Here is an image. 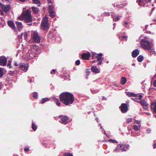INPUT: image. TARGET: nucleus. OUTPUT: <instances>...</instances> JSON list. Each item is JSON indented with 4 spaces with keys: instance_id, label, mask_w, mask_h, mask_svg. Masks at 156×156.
Returning a JSON list of instances; mask_svg holds the SVG:
<instances>
[{
    "instance_id": "nucleus-7",
    "label": "nucleus",
    "mask_w": 156,
    "mask_h": 156,
    "mask_svg": "<svg viewBox=\"0 0 156 156\" xmlns=\"http://www.w3.org/2000/svg\"><path fill=\"white\" fill-rule=\"evenodd\" d=\"M128 106L126 104L122 103L119 107L122 112L123 113H126L128 110Z\"/></svg>"
},
{
    "instance_id": "nucleus-27",
    "label": "nucleus",
    "mask_w": 156,
    "mask_h": 156,
    "mask_svg": "<svg viewBox=\"0 0 156 156\" xmlns=\"http://www.w3.org/2000/svg\"><path fill=\"white\" fill-rule=\"evenodd\" d=\"M127 95L129 97H134L135 94L134 93H131L130 92H125Z\"/></svg>"
},
{
    "instance_id": "nucleus-11",
    "label": "nucleus",
    "mask_w": 156,
    "mask_h": 156,
    "mask_svg": "<svg viewBox=\"0 0 156 156\" xmlns=\"http://www.w3.org/2000/svg\"><path fill=\"white\" fill-rule=\"evenodd\" d=\"M138 102L140 103L143 107L144 108L147 109L148 108V104L144 101L139 100Z\"/></svg>"
},
{
    "instance_id": "nucleus-19",
    "label": "nucleus",
    "mask_w": 156,
    "mask_h": 156,
    "mask_svg": "<svg viewBox=\"0 0 156 156\" xmlns=\"http://www.w3.org/2000/svg\"><path fill=\"white\" fill-rule=\"evenodd\" d=\"M8 25L12 29H16L15 25L14 22L12 21H8Z\"/></svg>"
},
{
    "instance_id": "nucleus-41",
    "label": "nucleus",
    "mask_w": 156,
    "mask_h": 156,
    "mask_svg": "<svg viewBox=\"0 0 156 156\" xmlns=\"http://www.w3.org/2000/svg\"><path fill=\"white\" fill-rule=\"evenodd\" d=\"M75 63L76 66L79 65L80 63V60H76V61Z\"/></svg>"
},
{
    "instance_id": "nucleus-46",
    "label": "nucleus",
    "mask_w": 156,
    "mask_h": 156,
    "mask_svg": "<svg viewBox=\"0 0 156 156\" xmlns=\"http://www.w3.org/2000/svg\"><path fill=\"white\" fill-rule=\"evenodd\" d=\"M33 3L36 4H38L39 2L38 0H33Z\"/></svg>"
},
{
    "instance_id": "nucleus-51",
    "label": "nucleus",
    "mask_w": 156,
    "mask_h": 156,
    "mask_svg": "<svg viewBox=\"0 0 156 156\" xmlns=\"http://www.w3.org/2000/svg\"><path fill=\"white\" fill-rule=\"evenodd\" d=\"M29 150V148H26L24 149V150L25 151H28Z\"/></svg>"
},
{
    "instance_id": "nucleus-56",
    "label": "nucleus",
    "mask_w": 156,
    "mask_h": 156,
    "mask_svg": "<svg viewBox=\"0 0 156 156\" xmlns=\"http://www.w3.org/2000/svg\"><path fill=\"white\" fill-rule=\"evenodd\" d=\"M55 70L53 69L52 70V72H51V74H52L53 73L52 72H53V73H54L55 72Z\"/></svg>"
},
{
    "instance_id": "nucleus-58",
    "label": "nucleus",
    "mask_w": 156,
    "mask_h": 156,
    "mask_svg": "<svg viewBox=\"0 0 156 156\" xmlns=\"http://www.w3.org/2000/svg\"><path fill=\"white\" fill-rule=\"evenodd\" d=\"M156 75H154L153 77L152 78V79L154 80V78H156Z\"/></svg>"
},
{
    "instance_id": "nucleus-50",
    "label": "nucleus",
    "mask_w": 156,
    "mask_h": 156,
    "mask_svg": "<svg viewBox=\"0 0 156 156\" xmlns=\"http://www.w3.org/2000/svg\"><path fill=\"white\" fill-rule=\"evenodd\" d=\"M98 91L97 90H92L91 92L92 93L94 94L96 92H97Z\"/></svg>"
},
{
    "instance_id": "nucleus-54",
    "label": "nucleus",
    "mask_w": 156,
    "mask_h": 156,
    "mask_svg": "<svg viewBox=\"0 0 156 156\" xmlns=\"http://www.w3.org/2000/svg\"><path fill=\"white\" fill-rule=\"evenodd\" d=\"M153 148L155 149L156 148V143H155L153 145Z\"/></svg>"
},
{
    "instance_id": "nucleus-49",
    "label": "nucleus",
    "mask_w": 156,
    "mask_h": 156,
    "mask_svg": "<svg viewBox=\"0 0 156 156\" xmlns=\"http://www.w3.org/2000/svg\"><path fill=\"white\" fill-rule=\"evenodd\" d=\"M140 121L138 120H136L134 122V123L139 124L140 123Z\"/></svg>"
},
{
    "instance_id": "nucleus-6",
    "label": "nucleus",
    "mask_w": 156,
    "mask_h": 156,
    "mask_svg": "<svg viewBox=\"0 0 156 156\" xmlns=\"http://www.w3.org/2000/svg\"><path fill=\"white\" fill-rule=\"evenodd\" d=\"M59 118H61V120L59 121L60 122L65 125L68 123L69 119L67 116L60 115Z\"/></svg>"
},
{
    "instance_id": "nucleus-20",
    "label": "nucleus",
    "mask_w": 156,
    "mask_h": 156,
    "mask_svg": "<svg viewBox=\"0 0 156 156\" xmlns=\"http://www.w3.org/2000/svg\"><path fill=\"white\" fill-rule=\"evenodd\" d=\"M17 27L19 31L21 30L23 28V26L21 22L16 21V22Z\"/></svg>"
},
{
    "instance_id": "nucleus-64",
    "label": "nucleus",
    "mask_w": 156,
    "mask_h": 156,
    "mask_svg": "<svg viewBox=\"0 0 156 156\" xmlns=\"http://www.w3.org/2000/svg\"><path fill=\"white\" fill-rule=\"evenodd\" d=\"M153 21L156 22V19H154L153 20Z\"/></svg>"
},
{
    "instance_id": "nucleus-61",
    "label": "nucleus",
    "mask_w": 156,
    "mask_h": 156,
    "mask_svg": "<svg viewBox=\"0 0 156 156\" xmlns=\"http://www.w3.org/2000/svg\"><path fill=\"white\" fill-rule=\"evenodd\" d=\"M146 114L147 115H149L150 114L148 112H147Z\"/></svg>"
},
{
    "instance_id": "nucleus-35",
    "label": "nucleus",
    "mask_w": 156,
    "mask_h": 156,
    "mask_svg": "<svg viewBox=\"0 0 156 156\" xmlns=\"http://www.w3.org/2000/svg\"><path fill=\"white\" fill-rule=\"evenodd\" d=\"M32 128L33 129V130L35 131L37 128V126L33 122L32 124Z\"/></svg>"
},
{
    "instance_id": "nucleus-63",
    "label": "nucleus",
    "mask_w": 156,
    "mask_h": 156,
    "mask_svg": "<svg viewBox=\"0 0 156 156\" xmlns=\"http://www.w3.org/2000/svg\"><path fill=\"white\" fill-rule=\"evenodd\" d=\"M135 64L134 63H133L132 64V66H135Z\"/></svg>"
},
{
    "instance_id": "nucleus-21",
    "label": "nucleus",
    "mask_w": 156,
    "mask_h": 156,
    "mask_svg": "<svg viewBox=\"0 0 156 156\" xmlns=\"http://www.w3.org/2000/svg\"><path fill=\"white\" fill-rule=\"evenodd\" d=\"M111 14L113 18V20L115 21H118L120 19L119 16H116L114 14V13L113 12H112Z\"/></svg>"
},
{
    "instance_id": "nucleus-40",
    "label": "nucleus",
    "mask_w": 156,
    "mask_h": 156,
    "mask_svg": "<svg viewBox=\"0 0 156 156\" xmlns=\"http://www.w3.org/2000/svg\"><path fill=\"white\" fill-rule=\"evenodd\" d=\"M110 13L108 12H105L103 14L104 16H110Z\"/></svg>"
},
{
    "instance_id": "nucleus-53",
    "label": "nucleus",
    "mask_w": 156,
    "mask_h": 156,
    "mask_svg": "<svg viewBox=\"0 0 156 156\" xmlns=\"http://www.w3.org/2000/svg\"><path fill=\"white\" fill-rule=\"evenodd\" d=\"M154 86L156 87V80L154 82Z\"/></svg>"
},
{
    "instance_id": "nucleus-9",
    "label": "nucleus",
    "mask_w": 156,
    "mask_h": 156,
    "mask_svg": "<svg viewBox=\"0 0 156 156\" xmlns=\"http://www.w3.org/2000/svg\"><path fill=\"white\" fill-rule=\"evenodd\" d=\"M7 59L5 57L1 56L0 57V65L5 66L7 63Z\"/></svg>"
},
{
    "instance_id": "nucleus-29",
    "label": "nucleus",
    "mask_w": 156,
    "mask_h": 156,
    "mask_svg": "<svg viewBox=\"0 0 156 156\" xmlns=\"http://www.w3.org/2000/svg\"><path fill=\"white\" fill-rule=\"evenodd\" d=\"M134 97H136L138 99L137 100H140L142 99V96L141 94H135V96Z\"/></svg>"
},
{
    "instance_id": "nucleus-60",
    "label": "nucleus",
    "mask_w": 156,
    "mask_h": 156,
    "mask_svg": "<svg viewBox=\"0 0 156 156\" xmlns=\"http://www.w3.org/2000/svg\"><path fill=\"white\" fill-rule=\"evenodd\" d=\"M20 1H21V2H24L26 0H19Z\"/></svg>"
},
{
    "instance_id": "nucleus-2",
    "label": "nucleus",
    "mask_w": 156,
    "mask_h": 156,
    "mask_svg": "<svg viewBox=\"0 0 156 156\" xmlns=\"http://www.w3.org/2000/svg\"><path fill=\"white\" fill-rule=\"evenodd\" d=\"M31 11L27 9L22 14V16L24 19L25 22L30 26L32 24V19L31 16Z\"/></svg>"
},
{
    "instance_id": "nucleus-16",
    "label": "nucleus",
    "mask_w": 156,
    "mask_h": 156,
    "mask_svg": "<svg viewBox=\"0 0 156 156\" xmlns=\"http://www.w3.org/2000/svg\"><path fill=\"white\" fill-rule=\"evenodd\" d=\"M92 71L95 73H98L100 72V70L96 66H92L91 68Z\"/></svg>"
},
{
    "instance_id": "nucleus-59",
    "label": "nucleus",
    "mask_w": 156,
    "mask_h": 156,
    "mask_svg": "<svg viewBox=\"0 0 156 156\" xmlns=\"http://www.w3.org/2000/svg\"><path fill=\"white\" fill-rule=\"evenodd\" d=\"M18 65V64L16 62H15V63H14V65L15 66H17Z\"/></svg>"
},
{
    "instance_id": "nucleus-38",
    "label": "nucleus",
    "mask_w": 156,
    "mask_h": 156,
    "mask_svg": "<svg viewBox=\"0 0 156 156\" xmlns=\"http://www.w3.org/2000/svg\"><path fill=\"white\" fill-rule=\"evenodd\" d=\"M132 119L131 118H128L126 119L127 122L128 123L132 121Z\"/></svg>"
},
{
    "instance_id": "nucleus-44",
    "label": "nucleus",
    "mask_w": 156,
    "mask_h": 156,
    "mask_svg": "<svg viewBox=\"0 0 156 156\" xmlns=\"http://www.w3.org/2000/svg\"><path fill=\"white\" fill-rule=\"evenodd\" d=\"M134 97V98H131V99L132 100H133L135 101L138 102V101H139V100H137L138 99L135 97Z\"/></svg>"
},
{
    "instance_id": "nucleus-28",
    "label": "nucleus",
    "mask_w": 156,
    "mask_h": 156,
    "mask_svg": "<svg viewBox=\"0 0 156 156\" xmlns=\"http://www.w3.org/2000/svg\"><path fill=\"white\" fill-rule=\"evenodd\" d=\"M141 127L140 125H139L137 126L136 125H134L133 126V129L135 131H137L140 130Z\"/></svg>"
},
{
    "instance_id": "nucleus-31",
    "label": "nucleus",
    "mask_w": 156,
    "mask_h": 156,
    "mask_svg": "<svg viewBox=\"0 0 156 156\" xmlns=\"http://www.w3.org/2000/svg\"><path fill=\"white\" fill-rule=\"evenodd\" d=\"M99 55V54H97L93 52L92 54V58L93 59L96 58Z\"/></svg>"
},
{
    "instance_id": "nucleus-42",
    "label": "nucleus",
    "mask_w": 156,
    "mask_h": 156,
    "mask_svg": "<svg viewBox=\"0 0 156 156\" xmlns=\"http://www.w3.org/2000/svg\"><path fill=\"white\" fill-rule=\"evenodd\" d=\"M11 61L10 60H9L8 61V63L7 66H9V68L11 67Z\"/></svg>"
},
{
    "instance_id": "nucleus-34",
    "label": "nucleus",
    "mask_w": 156,
    "mask_h": 156,
    "mask_svg": "<svg viewBox=\"0 0 156 156\" xmlns=\"http://www.w3.org/2000/svg\"><path fill=\"white\" fill-rule=\"evenodd\" d=\"M54 6L53 5H49L48 6L49 11L51 12V11H53Z\"/></svg>"
},
{
    "instance_id": "nucleus-32",
    "label": "nucleus",
    "mask_w": 156,
    "mask_h": 156,
    "mask_svg": "<svg viewBox=\"0 0 156 156\" xmlns=\"http://www.w3.org/2000/svg\"><path fill=\"white\" fill-rule=\"evenodd\" d=\"M49 12L50 13V16L52 18L54 17L55 15L54 11H51V12L49 11Z\"/></svg>"
},
{
    "instance_id": "nucleus-36",
    "label": "nucleus",
    "mask_w": 156,
    "mask_h": 156,
    "mask_svg": "<svg viewBox=\"0 0 156 156\" xmlns=\"http://www.w3.org/2000/svg\"><path fill=\"white\" fill-rule=\"evenodd\" d=\"M33 96L35 99L37 98L38 97L37 93V92H34L33 93Z\"/></svg>"
},
{
    "instance_id": "nucleus-57",
    "label": "nucleus",
    "mask_w": 156,
    "mask_h": 156,
    "mask_svg": "<svg viewBox=\"0 0 156 156\" xmlns=\"http://www.w3.org/2000/svg\"><path fill=\"white\" fill-rule=\"evenodd\" d=\"M151 131V130L150 129H148L147 130V133H149Z\"/></svg>"
},
{
    "instance_id": "nucleus-26",
    "label": "nucleus",
    "mask_w": 156,
    "mask_h": 156,
    "mask_svg": "<svg viewBox=\"0 0 156 156\" xmlns=\"http://www.w3.org/2000/svg\"><path fill=\"white\" fill-rule=\"evenodd\" d=\"M32 11L35 14H37L38 13L39 9L37 8H36L35 7H32Z\"/></svg>"
},
{
    "instance_id": "nucleus-24",
    "label": "nucleus",
    "mask_w": 156,
    "mask_h": 156,
    "mask_svg": "<svg viewBox=\"0 0 156 156\" xmlns=\"http://www.w3.org/2000/svg\"><path fill=\"white\" fill-rule=\"evenodd\" d=\"M50 100V99L48 98H45L42 99L40 101V103L41 104H43L46 102L49 101Z\"/></svg>"
},
{
    "instance_id": "nucleus-12",
    "label": "nucleus",
    "mask_w": 156,
    "mask_h": 156,
    "mask_svg": "<svg viewBox=\"0 0 156 156\" xmlns=\"http://www.w3.org/2000/svg\"><path fill=\"white\" fill-rule=\"evenodd\" d=\"M90 56V54L89 52L87 53H84L82 55V57L84 59L87 60L89 59Z\"/></svg>"
},
{
    "instance_id": "nucleus-25",
    "label": "nucleus",
    "mask_w": 156,
    "mask_h": 156,
    "mask_svg": "<svg viewBox=\"0 0 156 156\" xmlns=\"http://www.w3.org/2000/svg\"><path fill=\"white\" fill-rule=\"evenodd\" d=\"M29 34V32H25L23 33V35L25 40H27L28 39L27 37Z\"/></svg>"
},
{
    "instance_id": "nucleus-5",
    "label": "nucleus",
    "mask_w": 156,
    "mask_h": 156,
    "mask_svg": "<svg viewBox=\"0 0 156 156\" xmlns=\"http://www.w3.org/2000/svg\"><path fill=\"white\" fill-rule=\"evenodd\" d=\"M48 27V18L45 16L42 19L41 24V29L42 30H47Z\"/></svg>"
},
{
    "instance_id": "nucleus-1",
    "label": "nucleus",
    "mask_w": 156,
    "mask_h": 156,
    "mask_svg": "<svg viewBox=\"0 0 156 156\" xmlns=\"http://www.w3.org/2000/svg\"><path fill=\"white\" fill-rule=\"evenodd\" d=\"M59 98L61 102L67 105L72 104L74 100L73 94L68 92L62 93Z\"/></svg>"
},
{
    "instance_id": "nucleus-15",
    "label": "nucleus",
    "mask_w": 156,
    "mask_h": 156,
    "mask_svg": "<svg viewBox=\"0 0 156 156\" xmlns=\"http://www.w3.org/2000/svg\"><path fill=\"white\" fill-rule=\"evenodd\" d=\"M139 54V50L137 49L134 50L132 53V56L134 58H135Z\"/></svg>"
},
{
    "instance_id": "nucleus-17",
    "label": "nucleus",
    "mask_w": 156,
    "mask_h": 156,
    "mask_svg": "<svg viewBox=\"0 0 156 156\" xmlns=\"http://www.w3.org/2000/svg\"><path fill=\"white\" fill-rule=\"evenodd\" d=\"M151 1V0H137L136 2L138 3L140 5H142L141 4L142 2H143L144 3H150Z\"/></svg>"
},
{
    "instance_id": "nucleus-23",
    "label": "nucleus",
    "mask_w": 156,
    "mask_h": 156,
    "mask_svg": "<svg viewBox=\"0 0 156 156\" xmlns=\"http://www.w3.org/2000/svg\"><path fill=\"white\" fill-rule=\"evenodd\" d=\"M53 100L54 101L56 104L58 106H60L61 105V103L59 101V99L55 97H53Z\"/></svg>"
},
{
    "instance_id": "nucleus-4",
    "label": "nucleus",
    "mask_w": 156,
    "mask_h": 156,
    "mask_svg": "<svg viewBox=\"0 0 156 156\" xmlns=\"http://www.w3.org/2000/svg\"><path fill=\"white\" fill-rule=\"evenodd\" d=\"M31 39L35 43H39L40 42L41 38L36 31L33 32L31 34Z\"/></svg>"
},
{
    "instance_id": "nucleus-33",
    "label": "nucleus",
    "mask_w": 156,
    "mask_h": 156,
    "mask_svg": "<svg viewBox=\"0 0 156 156\" xmlns=\"http://www.w3.org/2000/svg\"><path fill=\"white\" fill-rule=\"evenodd\" d=\"M149 51L148 52V54L150 55H155L156 53L154 51H152L151 49V50H149Z\"/></svg>"
},
{
    "instance_id": "nucleus-3",
    "label": "nucleus",
    "mask_w": 156,
    "mask_h": 156,
    "mask_svg": "<svg viewBox=\"0 0 156 156\" xmlns=\"http://www.w3.org/2000/svg\"><path fill=\"white\" fill-rule=\"evenodd\" d=\"M141 46L143 48L148 50H151L152 43L144 39H142L140 43Z\"/></svg>"
},
{
    "instance_id": "nucleus-45",
    "label": "nucleus",
    "mask_w": 156,
    "mask_h": 156,
    "mask_svg": "<svg viewBox=\"0 0 156 156\" xmlns=\"http://www.w3.org/2000/svg\"><path fill=\"white\" fill-rule=\"evenodd\" d=\"M128 22H127L126 21H125L124 22V23L123 25L126 27H127V25L128 23Z\"/></svg>"
},
{
    "instance_id": "nucleus-62",
    "label": "nucleus",
    "mask_w": 156,
    "mask_h": 156,
    "mask_svg": "<svg viewBox=\"0 0 156 156\" xmlns=\"http://www.w3.org/2000/svg\"><path fill=\"white\" fill-rule=\"evenodd\" d=\"M9 74H10V75H13V73H12L11 72V73H9Z\"/></svg>"
},
{
    "instance_id": "nucleus-39",
    "label": "nucleus",
    "mask_w": 156,
    "mask_h": 156,
    "mask_svg": "<svg viewBox=\"0 0 156 156\" xmlns=\"http://www.w3.org/2000/svg\"><path fill=\"white\" fill-rule=\"evenodd\" d=\"M64 156H73V155L70 153H66L64 154Z\"/></svg>"
},
{
    "instance_id": "nucleus-55",
    "label": "nucleus",
    "mask_w": 156,
    "mask_h": 156,
    "mask_svg": "<svg viewBox=\"0 0 156 156\" xmlns=\"http://www.w3.org/2000/svg\"><path fill=\"white\" fill-rule=\"evenodd\" d=\"M48 4L52 3L51 0H48Z\"/></svg>"
},
{
    "instance_id": "nucleus-8",
    "label": "nucleus",
    "mask_w": 156,
    "mask_h": 156,
    "mask_svg": "<svg viewBox=\"0 0 156 156\" xmlns=\"http://www.w3.org/2000/svg\"><path fill=\"white\" fill-rule=\"evenodd\" d=\"M129 147V146L128 144L127 145L119 144L118 145V148L120 150H121L122 151H126Z\"/></svg>"
},
{
    "instance_id": "nucleus-37",
    "label": "nucleus",
    "mask_w": 156,
    "mask_h": 156,
    "mask_svg": "<svg viewBox=\"0 0 156 156\" xmlns=\"http://www.w3.org/2000/svg\"><path fill=\"white\" fill-rule=\"evenodd\" d=\"M3 75L2 69L0 68V78L2 77Z\"/></svg>"
},
{
    "instance_id": "nucleus-10",
    "label": "nucleus",
    "mask_w": 156,
    "mask_h": 156,
    "mask_svg": "<svg viewBox=\"0 0 156 156\" xmlns=\"http://www.w3.org/2000/svg\"><path fill=\"white\" fill-rule=\"evenodd\" d=\"M19 66L20 69L25 72L27 70L28 67L27 64L21 63L19 65Z\"/></svg>"
},
{
    "instance_id": "nucleus-47",
    "label": "nucleus",
    "mask_w": 156,
    "mask_h": 156,
    "mask_svg": "<svg viewBox=\"0 0 156 156\" xmlns=\"http://www.w3.org/2000/svg\"><path fill=\"white\" fill-rule=\"evenodd\" d=\"M119 150H119V148H118L117 146V147L114 150V152H117L118 151H119Z\"/></svg>"
},
{
    "instance_id": "nucleus-13",
    "label": "nucleus",
    "mask_w": 156,
    "mask_h": 156,
    "mask_svg": "<svg viewBox=\"0 0 156 156\" xmlns=\"http://www.w3.org/2000/svg\"><path fill=\"white\" fill-rule=\"evenodd\" d=\"M103 55L102 53H100L99 54V55H98V56L96 58H97V60L98 62L97 64L98 65H100L101 64L103 60V58L101 57Z\"/></svg>"
},
{
    "instance_id": "nucleus-18",
    "label": "nucleus",
    "mask_w": 156,
    "mask_h": 156,
    "mask_svg": "<svg viewBox=\"0 0 156 156\" xmlns=\"http://www.w3.org/2000/svg\"><path fill=\"white\" fill-rule=\"evenodd\" d=\"M151 108L152 110L156 113V102L151 103Z\"/></svg>"
},
{
    "instance_id": "nucleus-52",
    "label": "nucleus",
    "mask_w": 156,
    "mask_h": 156,
    "mask_svg": "<svg viewBox=\"0 0 156 156\" xmlns=\"http://www.w3.org/2000/svg\"><path fill=\"white\" fill-rule=\"evenodd\" d=\"M0 13L2 15H3L4 14V12H3V10H1L0 11Z\"/></svg>"
},
{
    "instance_id": "nucleus-30",
    "label": "nucleus",
    "mask_w": 156,
    "mask_h": 156,
    "mask_svg": "<svg viewBox=\"0 0 156 156\" xmlns=\"http://www.w3.org/2000/svg\"><path fill=\"white\" fill-rule=\"evenodd\" d=\"M144 57L142 55L139 56L137 58L138 61L139 62H141L143 60Z\"/></svg>"
},
{
    "instance_id": "nucleus-14",
    "label": "nucleus",
    "mask_w": 156,
    "mask_h": 156,
    "mask_svg": "<svg viewBox=\"0 0 156 156\" xmlns=\"http://www.w3.org/2000/svg\"><path fill=\"white\" fill-rule=\"evenodd\" d=\"M1 7L5 13H7L9 9L10 6L9 5H1Z\"/></svg>"
},
{
    "instance_id": "nucleus-48",
    "label": "nucleus",
    "mask_w": 156,
    "mask_h": 156,
    "mask_svg": "<svg viewBox=\"0 0 156 156\" xmlns=\"http://www.w3.org/2000/svg\"><path fill=\"white\" fill-rule=\"evenodd\" d=\"M23 35V33H21L20 35H19L18 36V37L19 39H21L22 38Z\"/></svg>"
},
{
    "instance_id": "nucleus-22",
    "label": "nucleus",
    "mask_w": 156,
    "mask_h": 156,
    "mask_svg": "<svg viewBox=\"0 0 156 156\" xmlns=\"http://www.w3.org/2000/svg\"><path fill=\"white\" fill-rule=\"evenodd\" d=\"M127 79L124 77L121 78L120 80V83L122 85L125 84L126 82Z\"/></svg>"
},
{
    "instance_id": "nucleus-43",
    "label": "nucleus",
    "mask_w": 156,
    "mask_h": 156,
    "mask_svg": "<svg viewBox=\"0 0 156 156\" xmlns=\"http://www.w3.org/2000/svg\"><path fill=\"white\" fill-rule=\"evenodd\" d=\"M109 141L113 143H117V142L116 140H112V139H109Z\"/></svg>"
}]
</instances>
